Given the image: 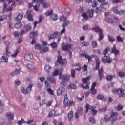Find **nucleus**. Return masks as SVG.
I'll list each match as a JSON object with an SVG mask.
<instances>
[{"mask_svg":"<svg viewBox=\"0 0 125 125\" xmlns=\"http://www.w3.org/2000/svg\"><path fill=\"white\" fill-rule=\"evenodd\" d=\"M109 48L107 47L103 52V54L104 56L102 58V62L103 63H108V64H111L112 62V59L110 58V56H109V53H108V50Z\"/></svg>","mask_w":125,"mask_h":125,"instance_id":"1","label":"nucleus"},{"mask_svg":"<svg viewBox=\"0 0 125 125\" xmlns=\"http://www.w3.org/2000/svg\"><path fill=\"white\" fill-rule=\"evenodd\" d=\"M59 76L60 79H62V81L61 83V85H62V86H66V82H69V81H70V78H71V77L68 76H63L62 71L60 72L59 73Z\"/></svg>","mask_w":125,"mask_h":125,"instance_id":"2","label":"nucleus"},{"mask_svg":"<svg viewBox=\"0 0 125 125\" xmlns=\"http://www.w3.org/2000/svg\"><path fill=\"white\" fill-rule=\"evenodd\" d=\"M90 79V76H88L86 78H84L82 79V82L83 84H81L80 86L83 88L84 89H88L89 88V79Z\"/></svg>","mask_w":125,"mask_h":125,"instance_id":"3","label":"nucleus"},{"mask_svg":"<svg viewBox=\"0 0 125 125\" xmlns=\"http://www.w3.org/2000/svg\"><path fill=\"white\" fill-rule=\"evenodd\" d=\"M59 55L57 58V62L59 65L60 66H65L67 65V60L65 59H62V56L60 55V52H58Z\"/></svg>","mask_w":125,"mask_h":125,"instance_id":"4","label":"nucleus"},{"mask_svg":"<svg viewBox=\"0 0 125 125\" xmlns=\"http://www.w3.org/2000/svg\"><path fill=\"white\" fill-rule=\"evenodd\" d=\"M118 117V113L113 112L111 115L110 117H109L108 115H105L104 120L105 121H111V122H115L117 121V118Z\"/></svg>","mask_w":125,"mask_h":125,"instance_id":"5","label":"nucleus"},{"mask_svg":"<svg viewBox=\"0 0 125 125\" xmlns=\"http://www.w3.org/2000/svg\"><path fill=\"white\" fill-rule=\"evenodd\" d=\"M85 108H86V111H85L86 113H87V112H88V110H90V111L92 112L93 116H95V115L97 114V110L95 109V108H96V107L91 106L90 105H89L88 104H86Z\"/></svg>","mask_w":125,"mask_h":125,"instance_id":"6","label":"nucleus"},{"mask_svg":"<svg viewBox=\"0 0 125 125\" xmlns=\"http://www.w3.org/2000/svg\"><path fill=\"white\" fill-rule=\"evenodd\" d=\"M93 14H94V10L91 9L88 10L87 14L83 13L82 14V16L83 18L85 19H88V16L90 18H92V17H93Z\"/></svg>","mask_w":125,"mask_h":125,"instance_id":"7","label":"nucleus"},{"mask_svg":"<svg viewBox=\"0 0 125 125\" xmlns=\"http://www.w3.org/2000/svg\"><path fill=\"white\" fill-rule=\"evenodd\" d=\"M35 48L40 50V53L42 54L44 53V52H46V51H48V47H45L42 49V46L39 44H35Z\"/></svg>","mask_w":125,"mask_h":125,"instance_id":"8","label":"nucleus"},{"mask_svg":"<svg viewBox=\"0 0 125 125\" xmlns=\"http://www.w3.org/2000/svg\"><path fill=\"white\" fill-rule=\"evenodd\" d=\"M60 36V32L58 31L54 32L52 34L49 35L48 36V40H53V39H55V38H58Z\"/></svg>","mask_w":125,"mask_h":125,"instance_id":"9","label":"nucleus"},{"mask_svg":"<svg viewBox=\"0 0 125 125\" xmlns=\"http://www.w3.org/2000/svg\"><path fill=\"white\" fill-rule=\"evenodd\" d=\"M33 84L31 83L27 88H25V87L21 88V90L24 94H26V93H28L29 91H31V90H32V87H33Z\"/></svg>","mask_w":125,"mask_h":125,"instance_id":"10","label":"nucleus"},{"mask_svg":"<svg viewBox=\"0 0 125 125\" xmlns=\"http://www.w3.org/2000/svg\"><path fill=\"white\" fill-rule=\"evenodd\" d=\"M45 85L48 88L47 91L51 94V95H53V90L50 88L51 85L48 83V81H45Z\"/></svg>","mask_w":125,"mask_h":125,"instance_id":"11","label":"nucleus"},{"mask_svg":"<svg viewBox=\"0 0 125 125\" xmlns=\"http://www.w3.org/2000/svg\"><path fill=\"white\" fill-rule=\"evenodd\" d=\"M106 20L108 23H110L111 24H113V23H118L119 21V19L115 17H113L112 18H107Z\"/></svg>","mask_w":125,"mask_h":125,"instance_id":"12","label":"nucleus"},{"mask_svg":"<svg viewBox=\"0 0 125 125\" xmlns=\"http://www.w3.org/2000/svg\"><path fill=\"white\" fill-rule=\"evenodd\" d=\"M113 11L114 13L116 14H119V15H122L123 14H125V10H118V7H113Z\"/></svg>","mask_w":125,"mask_h":125,"instance_id":"13","label":"nucleus"},{"mask_svg":"<svg viewBox=\"0 0 125 125\" xmlns=\"http://www.w3.org/2000/svg\"><path fill=\"white\" fill-rule=\"evenodd\" d=\"M117 93L119 94V97H125V90L124 89L119 88L117 89Z\"/></svg>","mask_w":125,"mask_h":125,"instance_id":"14","label":"nucleus"},{"mask_svg":"<svg viewBox=\"0 0 125 125\" xmlns=\"http://www.w3.org/2000/svg\"><path fill=\"white\" fill-rule=\"evenodd\" d=\"M83 112V109L81 107L78 108V111L75 113V119H79V115H82Z\"/></svg>","mask_w":125,"mask_h":125,"instance_id":"15","label":"nucleus"},{"mask_svg":"<svg viewBox=\"0 0 125 125\" xmlns=\"http://www.w3.org/2000/svg\"><path fill=\"white\" fill-rule=\"evenodd\" d=\"M64 91H65V88L62 86H61L58 88V89L57 91V95L58 96H60V95H62Z\"/></svg>","mask_w":125,"mask_h":125,"instance_id":"16","label":"nucleus"},{"mask_svg":"<svg viewBox=\"0 0 125 125\" xmlns=\"http://www.w3.org/2000/svg\"><path fill=\"white\" fill-rule=\"evenodd\" d=\"M41 0H33V2H37L36 5L33 6L34 7V10L35 11L38 12L39 10L38 9V7L41 5Z\"/></svg>","mask_w":125,"mask_h":125,"instance_id":"17","label":"nucleus"},{"mask_svg":"<svg viewBox=\"0 0 125 125\" xmlns=\"http://www.w3.org/2000/svg\"><path fill=\"white\" fill-rule=\"evenodd\" d=\"M40 3L42 4L43 7L45 8H47L50 6L49 3L45 2V0H40Z\"/></svg>","mask_w":125,"mask_h":125,"instance_id":"18","label":"nucleus"},{"mask_svg":"<svg viewBox=\"0 0 125 125\" xmlns=\"http://www.w3.org/2000/svg\"><path fill=\"white\" fill-rule=\"evenodd\" d=\"M70 24V21H67L66 22H65L63 23L62 24V28L63 29L61 31V33H60V35L61 34H64V32L66 31V29H65V28H66V27H67L68 26V25Z\"/></svg>","mask_w":125,"mask_h":125,"instance_id":"19","label":"nucleus"},{"mask_svg":"<svg viewBox=\"0 0 125 125\" xmlns=\"http://www.w3.org/2000/svg\"><path fill=\"white\" fill-rule=\"evenodd\" d=\"M34 58V56H33V54H26L24 56V59L26 60V61H31L32 59Z\"/></svg>","mask_w":125,"mask_h":125,"instance_id":"20","label":"nucleus"},{"mask_svg":"<svg viewBox=\"0 0 125 125\" xmlns=\"http://www.w3.org/2000/svg\"><path fill=\"white\" fill-rule=\"evenodd\" d=\"M23 34H26V31L24 30H21L20 33H19L17 31H15L14 32V36L15 38H18L19 36H22Z\"/></svg>","mask_w":125,"mask_h":125,"instance_id":"21","label":"nucleus"},{"mask_svg":"<svg viewBox=\"0 0 125 125\" xmlns=\"http://www.w3.org/2000/svg\"><path fill=\"white\" fill-rule=\"evenodd\" d=\"M6 117H7L8 120H11V121H12V120H14V115L11 112L7 113L6 114Z\"/></svg>","mask_w":125,"mask_h":125,"instance_id":"22","label":"nucleus"},{"mask_svg":"<svg viewBox=\"0 0 125 125\" xmlns=\"http://www.w3.org/2000/svg\"><path fill=\"white\" fill-rule=\"evenodd\" d=\"M27 68L29 71H32L33 72L37 71V68L35 67V66L32 64H29L27 65Z\"/></svg>","mask_w":125,"mask_h":125,"instance_id":"23","label":"nucleus"},{"mask_svg":"<svg viewBox=\"0 0 125 125\" xmlns=\"http://www.w3.org/2000/svg\"><path fill=\"white\" fill-rule=\"evenodd\" d=\"M111 53H114L116 56L120 54V52L119 50L116 49V45H114L113 47L111 48Z\"/></svg>","mask_w":125,"mask_h":125,"instance_id":"24","label":"nucleus"},{"mask_svg":"<svg viewBox=\"0 0 125 125\" xmlns=\"http://www.w3.org/2000/svg\"><path fill=\"white\" fill-rule=\"evenodd\" d=\"M43 19H44V18L42 16H40L39 17V21H35L34 23V28L37 26V24H40L43 21Z\"/></svg>","mask_w":125,"mask_h":125,"instance_id":"25","label":"nucleus"},{"mask_svg":"<svg viewBox=\"0 0 125 125\" xmlns=\"http://www.w3.org/2000/svg\"><path fill=\"white\" fill-rule=\"evenodd\" d=\"M31 11L28 10L26 12V15H27V18L29 21H34V19H33V17H32V15H31Z\"/></svg>","mask_w":125,"mask_h":125,"instance_id":"26","label":"nucleus"},{"mask_svg":"<svg viewBox=\"0 0 125 125\" xmlns=\"http://www.w3.org/2000/svg\"><path fill=\"white\" fill-rule=\"evenodd\" d=\"M39 33L37 31H33L30 33L29 37L31 39H34L35 37L38 36Z\"/></svg>","mask_w":125,"mask_h":125,"instance_id":"27","label":"nucleus"},{"mask_svg":"<svg viewBox=\"0 0 125 125\" xmlns=\"http://www.w3.org/2000/svg\"><path fill=\"white\" fill-rule=\"evenodd\" d=\"M94 56L95 57H96L97 59H96V70H98V69H99V66L100 65V60H99V59H98V57H97V56L93 55V57H94Z\"/></svg>","mask_w":125,"mask_h":125,"instance_id":"28","label":"nucleus"},{"mask_svg":"<svg viewBox=\"0 0 125 125\" xmlns=\"http://www.w3.org/2000/svg\"><path fill=\"white\" fill-rule=\"evenodd\" d=\"M103 68H101L98 71V75L100 78V80L101 81L102 80V78H103L104 76L102 73H103Z\"/></svg>","mask_w":125,"mask_h":125,"instance_id":"29","label":"nucleus"},{"mask_svg":"<svg viewBox=\"0 0 125 125\" xmlns=\"http://www.w3.org/2000/svg\"><path fill=\"white\" fill-rule=\"evenodd\" d=\"M82 55L86 58V59H88V62H90L91 60H92V57L89 56V55L87 53H83Z\"/></svg>","mask_w":125,"mask_h":125,"instance_id":"30","label":"nucleus"},{"mask_svg":"<svg viewBox=\"0 0 125 125\" xmlns=\"http://www.w3.org/2000/svg\"><path fill=\"white\" fill-rule=\"evenodd\" d=\"M69 102H70V101L69 100V99L68 98V95L66 94L64 96V100L63 101V104L64 105H68L69 104Z\"/></svg>","mask_w":125,"mask_h":125,"instance_id":"31","label":"nucleus"},{"mask_svg":"<svg viewBox=\"0 0 125 125\" xmlns=\"http://www.w3.org/2000/svg\"><path fill=\"white\" fill-rule=\"evenodd\" d=\"M24 16L22 13H20L16 17V21H21L23 19Z\"/></svg>","mask_w":125,"mask_h":125,"instance_id":"32","label":"nucleus"},{"mask_svg":"<svg viewBox=\"0 0 125 125\" xmlns=\"http://www.w3.org/2000/svg\"><path fill=\"white\" fill-rule=\"evenodd\" d=\"M71 46L70 44H67L66 45L62 46V49L67 51V50H69V49H71Z\"/></svg>","mask_w":125,"mask_h":125,"instance_id":"33","label":"nucleus"},{"mask_svg":"<svg viewBox=\"0 0 125 125\" xmlns=\"http://www.w3.org/2000/svg\"><path fill=\"white\" fill-rule=\"evenodd\" d=\"M47 80L50 82V83H55V79L53 76H49V77H47Z\"/></svg>","mask_w":125,"mask_h":125,"instance_id":"34","label":"nucleus"},{"mask_svg":"<svg viewBox=\"0 0 125 125\" xmlns=\"http://www.w3.org/2000/svg\"><path fill=\"white\" fill-rule=\"evenodd\" d=\"M45 71L46 72H47V74H49V73L50 72V70H51V67H50L48 65H45Z\"/></svg>","mask_w":125,"mask_h":125,"instance_id":"35","label":"nucleus"},{"mask_svg":"<svg viewBox=\"0 0 125 125\" xmlns=\"http://www.w3.org/2000/svg\"><path fill=\"white\" fill-rule=\"evenodd\" d=\"M92 30H93V31H94V32H96V33H100V32L103 31L100 27H98L97 26L93 28Z\"/></svg>","mask_w":125,"mask_h":125,"instance_id":"36","label":"nucleus"},{"mask_svg":"<svg viewBox=\"0 0 125 125\" xmlns=\"http://www.w3.org/2000/svg\"><path fill=\"white\" fill-rule=\"evenodd\" d=\"M100 7H102L104 9H108V8H109V4H108V3L101 4Z\"/></svg>","mask_w":125,"mask_h":125,"instance_id":"37","label":"nucleus"},{"mask_svg":"<svg viewBox=\"0 0 125 125\" xmlns=\"http://www.w3.org/2000/svg\"><path fill=\"white\" fill-rule=\"evenodd\" d=\"M68 117L69 121H71V119H73V118L74 117V114L73 113V112L72 111L68 113Z\"/></svg>","mask_w":125,"mask_h":125,"instance_id":"38","label":"nucleus"},{"mask_svg":"<svg viewBox=\"0 0 125 125\" xmlns=\"http://www.w3.org/2000/svg\"><path fill=\"white\" fill-rule=\"evenodd\" d=\"M22 23L19 22L15 24V28L16 29H20V28H22Z\"/></svg>","mask_w":125,"mask_h":125,"instance_id":"39","label":"nucleus"},{"mask_svg":"<svg viewBox=\"0 0 125 125\" xmlns=\"http://www.w3.org/2000/svg\"><path fill=\"white\" fill-rule=\"evenodd\" d=\"M68 88H69V89H76V88H77V86H75V84H74L73 83H71L68 86Z\"/></svg>","mask_w":125,"mask_h":125,"instance_id":"40","label":"nucleus"},{"mask_svg":"<svg viewBox=\"0 0 125 125\" xmlns=\"http://www.w3.org/2000/svg\"><path fill=\"white\" fill-rule=\"evenodd\" d=\"M8 60L7 58H6L5 57L2 56L1 58V62H4V63H7Z\"/></svg>","mask_w":125,"mask_h":125,"instance_id":"41","label":"nucleus"},{"mask_svg":"<svg viewBox=\"0 0 125 125\" xmlns=\"http://www.w3.org/2000/svg\"><path fill=\"white\" fill-rule=\"evenodd\" d=\"M113 78H114V75H108L106 77V79L107 81H112V80H113Z\"/></svg>","mask_w":125,"mask_h":125,"instance_id":"42","label":"nucleus"},{"mask_svg":"<svg viewBox=\"0 0 125 125\" xmlns=\"http://www.w3.org/2000/svg\"><path fill=\"white\" fill-rule=\"evenodd\" d=\"M51 19H52V20H53L54 21H56V20H57V15L56 14L51 15Z\"/></svg>","mask_w":125,"mask_h":125,"instance_id":"43","label":"nucleus"},{"mask_svg":"<svg viewBox=\"0 0 125 125\" xmlns=\"http://www.w3.org/2000/svg\"><path fill=\"white\" fill-rule=\"evenodd\" d=\"M52 13H53V12L52 11V10L50 9L45 13V15L46 16H50V15H52Z\"/></svg>","mask_w":125,"mask_h":125,"instance_id":"44","label":"nucleus"},{"mask_svg":"<svg viewBox=\"0 0 125 125\" xmlns=\"http://www.w3.org/2000/svg\"><path fill=\"white\" fill-rule=\"evenodd\" d=\"M103 39V31H100L99 34V41H101Z\"/></svg>","mask_w":125,"mask_h":125,"instance_id":"45","label":"nucleus"},{"mask_svg":"<svg viewBox=\"0 0 125 125\" xmlns=\"http://www.w3.org/2000/svg\"><path fill=\"white\" fill-rule=\"evenodd\" d=\"M60 21H63L64 23H65V22H68V21H67V18L64 16L61 17L60 18Z\"/></svg>","mask_w":125,"mask_h":125,"instance_id":"46","label":"nucleus"},{"mask_svg":"<svg viewBox=\"0 0 125 125\" xmlns=\"http://www.w3.org/2000/svg\"><path fill=\"white\" fill-rule=\"evenodd\" d=\"M25 29L26 31L29 32V31H31V30H32V27L30 26V24H27L25 26Z\"/></svg>","mask_w":125,"mask_h":125,"instance_id":"47","label":"nucleus"},{"mask_svg":"<svg viewBox=\"0 0 125 125\" xmlns=\"http://www.w3.org/2000/svg\"><path fill=\"white\" fill-rule=\"evenodd\" d=\"M97 99H98L99 100H103L105 99V97L102 95H98L97 97Z\"/></svg>","mask_w":125,"mask_h":125,"instance_id":"48","label":"nucleus"},{"mask_svg":"<svg viewBox=\"0 0 125 125\" xmlns=\"http://www.w3.org/2000/svg\"><path fill=\"white\" fill-rule=\"evenodd\" d=\"M116 39L119 42H122L124 41V39H122L120 35L117 36Z\"/></svg>","mask_w":125,"mask_h":125,"instance_id":"49","label":"nucleus"},{"mask_svg":"<svg viewBox=\"0 0 125 125\" xmlns=\"http://www.w3.org/2000/svg\"><path fill=\"white\" fill-rule=\"evenodd\" d=\"M50 45L53 48H56L57 47V43H56V42H52L51 43Z\"/></svg>","mask_w":125,"mask_h":125,"instance_id":"50","label":"nucleus"},{"mask_svg":"<svg viewBox=\"0 0 125 125\" xmlns=\"http://www.w3.org/2000/svg\"><path fill=\"white\" fill-rule=\"evenodd\" d=\"M20 73V71L16 69L15 71V72H13L11 73V75L12 76H14V75H18V74H19Z\"/></svg>","mask_w":125,"mask_h":125,"instance_id":"51","label":"nucleus"},{"mask_svg":"<svg viewBox=\"0 0 125 125\" xmlns=\"http://www.w3.org/2000/svg\"><path fill=\"white\" fill-rule=\"evenodd\" d=\"M108 38L109 39V41L110 42H115V38H114V37L108 35Z\"/></svg>","mask_w":125,"mask_h":125,"instance_id":"52","label":"nucleus"},{"mask_svg":"<svg viewBox=\"0 0 125 125\" xmlns=\"http://www.w3.org/2000/svg\"><path fill=\"white\" fill-rule=\"evenodd\" d=\"M65 10L66 12L67 15H69L71 13V9L69 7L65 8Z\"/></svg>","mask_w":125,"mask_h":125,"instance_id":"53","label":"nucleus"},{"mask_svg":"<svg viewBox=\"0 0 125 125\" xmlns=\"http://www.w3.org/2000/svg\"><path fill=\"white\" fill-rule=\"evenodd\" d=\"M89 122L91 124H94L95 123V119L93 117H90L89 118Z\"/></svg>","mask_w":125,"mask_h":125,"instance_id":"54","label":"nucleus"},{"mask_svg":"<svg viewBox=\"0 0 125 125\" xmlns=\"http://www.w3.org/2000/svg\"><path fill=\"white\" fill-rule=\"evenodd\" d=\"M91 92L92 94H96L97 90L95 89V88H91L90 89Z\"/></svg>","mask_w":125,"mask_h":125,"instance_id":"55","label":"nucleus"},{"mask_svg":"<svg viewBox=\"0 0 125 125\" xmlns=\"http://www.w3.org/2000/svg\"><path fill=\"white\" fill-rule=\"evenodd\" d=\"M25 123V120L24 119L22 118L21 120L19 121L18 122V125H21Z\"/></svg>","mask_w":125,"mask_h":125,"instance_id":"56","label":"nucleus"},{"mask_svg":"<svg viewBox=\"0 0 125 125\" xmlns=\"http://www.w3.org/2000/svg\"><path fill=\"white\" fill-rule=\"evenodd\" d=\"M71 73L72 78H75V76L76 75V71H75L74 69H71Z\"/></svg>","mask_w":125,"mask_h":125,"instance_id":"57","label":"nucleus"},{"mask_svg":"<svg viewBox=\"0 0 125 125\" xmlns=\"http://www.w3.org/2000/svg\"><path fill=\"white\" fill-rule=\"evenodd\" d=\"M95 11L96 13H99V12H101V11H102V7H100V8L97 7L96 8Z\"/></svg>","mask_w":125,"mask_h":125,"instance_id":"58","label":"nucleus"},{"mask_svg":"<svg viewBox=\"0 0 125 125\" xmlns=\"http://www.w3.org/2000/svg\"><path fill=\"white\" fill-rule=\"evenodd\" d=\"M92 44L93 48H96V47H97V42L96 41H93L92 42Z\"/></svg>","mask_w":125,"mask_h":125,"instance_id":"59","label":"nucleus"},{"mask_svg":"<svg viewBox=\"0 0 125 125\" xmlns=\"http://www.w3.org/2000/svg\"><path fill=\"white\" fill-rule=\"evenodd\" d=\"M113 3H120L123 2V0H112Z\"/></svg>","mask_w":125,"mask_h":125,"instance_id":"60","label":"nucleus"},{"mask_svg":"<svg viewBox=\"0 0 125 125\" xmlns=\"http://www.w3.org/2000/svg\"><path fill=\"white\" fill-rule=\"evenodd\" d=\"M89 44V42H88L83 41L82 42V45L83 46H87Z\"/></svg>","mask_w":125,"mask_h":125,"instance_id":"61","label":"nucleus"},{"mask_svg":"<svg viewBox=\"0 0 125 125\" xmlns=\"http://www.w3.org/2000/svg\"><path fill=\"white\" fill-rule=\"evenodd\" d=\"M19 53V50L17 49L15 53L11 55L12 57H16V56Z\"/></svg>","mask_w":125,"mask_h":125,"instance_id":"62","label":"nucleus"},{"mask_svg":"<svg viewBox=\"0 0 125 125\" xmlns=\"http://www.w3.org/2000/svg\"><path fill=\"white\" fill-rule=\"evenodd\" d=\"M97 5V2L95 0H94L92 3V7L95 8L96 5Z\"/></svg>","mask_w":125,"mask_h":125,"instance_id":"63","label":"nucleus"},{"mask_svg":"<svg viewBox=\"0 0 125 125\" xmlns=\"http://www.w3.org/2000/svg\"><path fill=\"white\" fill-rule=\"evenodd\" d=\"M118 111H122L123 110V105L119 104L117 106Z\"/></svg>","mask_w":125,"mask_h":125,"instance_id":"64","label":"nucleus"}]
</instances>
